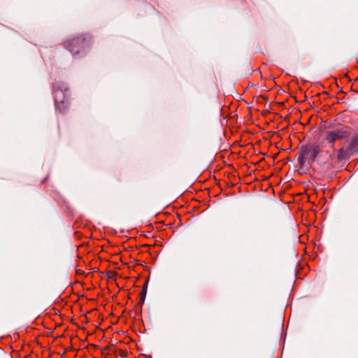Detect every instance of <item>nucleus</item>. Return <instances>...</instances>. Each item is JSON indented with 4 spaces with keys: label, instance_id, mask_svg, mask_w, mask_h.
I'll use <instances>...</instances> for the list:
<instances>
[{
    "label": "nucleus",
    "instance_id": "obj_2",
    "mask_svg": "<svg viewBox=\"0 0 358 358\" xmlns=\"http://www.w3.org/2000/svg\"><path fill=\"white\" fill-rule=\"evenodd\" d=\"M320 152V148L317 145L308 144L301 147L299 163L303 166L306 162H313Z\"/></svg>",
    "mask_w": 358,
    "mask_h": 358
},
{
    "label": "nucleus",
    "instance_id": "obj_1",
    "mask_svg": "<svg viewBox=\"0 0 358 358\" xmlns=\"http://www.w3.org/2000/svg\"><path fill=\"white\" fill-rule=\"evenodd\" d=\"M350 134L351 128L350 127L338 123L335 126H329L327 130L323 133V141L334 148L336 141L349 137Z\"/></svg>",
    "mask_w": 358,
    "mask_h": 358
},
{
    "label": "nucleus",
    "instance_id": "obj_4",
    "mask_svg": "<svg viewBox=\"0 0 358 358\" xmlns=\"http://www.w3.org/2000/svg\"><path fill=\"white\" fill-rule=\"evenodd\" d=\"M71 48H76L77 46L71 45Z\"/></svg>",
    "mask_w": 358,
    "mask_h": 358
},
{
    "label": "nucleus",
    "instance_id": "obj_3",
    "mask_svg": "<svg viewBox=\"0 0 358 358\" xmlns=\"http://www.w3.org/2000/svg\"><path fill=\"white\" fill-rule=\"evenodd\" d=\"M350 148L353 150H358V135H355L350 143Z\"/></svg>",
    "mask_w": 358,
    "mask_h": 358
},
{
    "label": "nucleus",
    "instance_id": "obj_5",
    "mask_svg": "<svg viewBox=\"0 0 358 358\" xmlns=\"http://www.w3.org/2000/svg\"><path fill=\"white\" fill-rule=\"evenodd\" d=\"M357 135H358V134H357Z\"/></svg>",
    "mask_w": 358,
    "mask_h": 358
}]
</instances>
